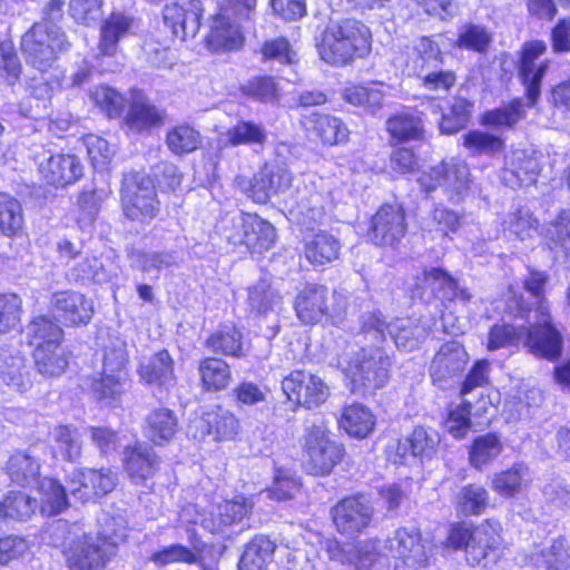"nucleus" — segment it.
<instances>
[{
  "instance_id": "17",
  "label": "nucleus",
  "mask_w": 570,
  "mask_h": 570,
  "mask_svg": "<svg viewBox=\"0 0 570 570\" xmlns=\"http://www.w3.org/2000/svg\"><path fill=\"white\" fill-rule=\"evenodd\" d=\"M404 208L399 204H385L372 218L371 238L376 245L394 246L406 233Z\"/></svg>"
},
{
  "instance_id": "56",
  "label": "nucleus",
  "mask_w": 570,
  "mask_h": 570,
  "mask_svg": "<svg viewBox=\"0 0 570 570\" xmlns=\"http://www.w3.org/2000/svg\"><path fill=\"white\" fill-rule=\"evenodd\" d=\"M226 138L227 144L232 146L264 145L267 140V134L265 127L261 124L239 120L236 125L228 128Z\"/></svg>"
},
{
  "instance_id": "10",
  "label": "nucleus",
  "mask_w": 570,
  "mask_h": 570,
  "mask_svg": "<svg viewBox=\"0 0 570 570\" xmlns=\"http://www.w3.org/2000/svg\"><path fill=\"white\" fill-rule=\"evenodd\" d=\"M523 347L537 358L556 362L563 352V336L552 324L549 306L539 304L532 325L525 326Z\"/></svg>"
},
{
  "instance_id": "40",
  "label": "nucleus",
  "mask_w": 570,
  "mask_h": 570,
  "mask_svg": "<svg viewBox=\"0 0 570 570\" xmlns=\"http://www.w3.org/2000/svg\"><path fill=\"white\" fill-rule=\"evenodd\" d=\"M386 130L397 142L419 140L423 138L424 126L417 112L405 111L386 120Z\"/></svg>"
},
{
  "instance_id": "22",
  "label": "nucleus",
  "mask_w": 570,
  "mask_h": 570,
  "mask_svg": "<svg viewBox=\"0 0 570 570\" xmlns=\"http://www.w3.org/2000/svg\"><path fill=\"white\" fill-rule=\"evenodd\" d=\"M0 384L23 394L32 386L26 358L17 351L0 345Z\"/></svg>"
},
{
  "instance_id": "57",
  "label": "nucleus",
  "mask_w": 570,
  "mask_h": 570,
  "mask_svg": "<svg viewBox=\"0 0 570 570\" xmlns=\"http://www.w3.org/2000/svg\"><path fill=\"white\" fill-rule=\"evenodd\" d=\"M384 97V92L374 87L352 86L343 92L346 102L362 107L371 115H375L382 108Z\"/></svg>"
},
{
  "instance_id": "60",
  "label": "nucleus",
  "mask_w": 570,
  "mask_h": 570,
  "mask_svg": "<svg viewBox=\"0 0 570 570\" xmlns=\"http://www.w3.org/2000/svg\"><path fill=\"white\" fill-rule=\"evenodd\" d=\"M131 266L144 273H153L168 268L175 264V258L167 252L146 253L138 249H131L128 254Z\"/></svg>"
},
{
  "instance_id": "9",
  "label": "nucleus",
  "mask_w": 570,
  "mask_h": 570,
  "mask_svg": "<svg viewBox=\"0 0 570 570\" xmlns=\"http://www.w3.org/2000/svg\"><path fill=\"white\" fill-rule=\"evenodd\" d=\"M344 449L332 440L323 425L306 426L303 443V464L313 475L330 474L333 468L341 462Z\"/></svg>"
},
{
  "instance_id": "51",
  "label": "nucleus",
  "mask_w": 570,
  "mask_h": 570,
  "mask_svg": "<svg viewBox=\"0 0 570 570\" xmlns=\"http://www.w3.org/2000/svg\"><path fill=\"white\" fill-rule=\"evenodd\" d=\"M503 445L500 438L493 433H487L474 439L469 459L471 465L478 470H482L491 461L495 460L502 452Z\"/></svg>"
},
{
  "instance_id": "48",
  "label": "nucleus",
  "mask_w": 570,
  "mask_h": 570,
  "mask_svg": "<svg viewBox=\"0 0 570 570\" xmlns=\"http://www.w3.org/2000/svg\"><path fill=\"white\" fill-rule=\"evenodd\" d=\"M62 328L48 315H39L30 321L26 327V335L30 345L36 347L49 344H60Z\"/></svg>"
},
{
  "instance_id": "27",
  "label": "nucleus",
  "mask_w": 570,
  "mask_h": 570,
  "mask_svg": "<svg viewBox=\"0 0 570 570\" xmlns=\"http://www.w3.org/2000/svg\"><path fill=\"white\" fill-rule=\"evenodd\" d=\"M174 360L167 350H160L138 366V375L142 382L158 387H170L176 383Z\"/></svg>"
},
{
  "instance_id": "54",
  "label": "nucleus",
  "mask_w": 570,
  "mask_h": 570,
  "mask_svg": "<svg viewBox=\"0 0 570 570\" xmlns=\"http://www.w3.org/2000/svg\"><path fill=\"white\" fill-rule=\"evenodd\" d=\"M492 41V33L487 27L466 23L460 28L455 46L460 49L485 53Z\"/></svg>"
},
{
  "instance_id": "2",
  "label": "nucleus",
  "mask_w": 570,
  "mask_h": 570,
  "mask_svg": "<svg viewBox=\"0 0 570 570\" xmlns=\"http://www.w3.org/2000/svg\"><path fill=\"white\" fill-rule=\"evenodd\" d=\"M317 49L325 62L334 66L346 65L355 57H363L370 52V29L355 19L332 22L323 31Z\"/></svg>"
},
{
  "instance_id": "14",
  "label": "nucleus",
  "mask_w": 570,
  "mask_h": 570,
  "mask_svg": "<svg viewBox=\"0 0 570 570\" xmlns=\"http://www.w3.org/2000/svg\"><path fill=\"white\" fill-rule=\"evenodd\" d=\"M282 390L289 401L306 409L320 406L330 396V387L323 379L302 370L284 377Z\"/></svg>"
},
{
  "instance_id": "39",
  "label": "nucleus",
  "mask_w": 570,
  "mask_h": 570,
  "mask_svg": "<svg viewBox=\"0 0 570 570\" xmlns=\"http://www.w3.org/2000/svg\"><path fill=\"white\" fill-rule=\"evenodd\" d=\"M92 534L111 558L117 554L119 546L127 537L122 519L109 513H102L98 518V529Z\"/></svg>"
},
{
  "instance_id": "53",
  "label": "nucleus",
  "mask_w": 570,
  "mask_h": 570,
  "mask_svg": "<svg viewBox=\"0 0 570 570\" xmlns=\"http://www.w3.org/2000/svg\"><path fill=\"white\" fill-rule=\"evenodd\" d=\"M463 146L472 156H489L493 157L504 149V140L493 134L470 130L463 136Z\"/></svg>"
},
{
  "instance_id": "35",
  "label": "nucleus",
  "mask_w": 570,
  "mask_h": 570,
  "mask_svg": "<svg viewBox=\"0 0 570 570\" xmlns=\"http://www.w3.org/2000/svg\"><path fill=\"white\" fill-rule=\"evenodd\" d=\"M532 481L531 471L524 463H514L510 469L495 473L491 487L501 497L513 498L524 491Z\"/></svg>"
},
{
  "instance_id": "12",
  "label": "nucleus",
  "mask_w": 570,
  "mask_h": 570,
  "mask_svg": "<svg viewBox=\"0 0 570 570\" xmlns=\"http://www.w3.org/2000/svg\"><path fill=\"white\" fill-rule=\"evenodd\" d=\"M331 515L337 532L354 539L371 525L374 508L366 497L352 495L338 501L331 509Z\"/></svg>"
},
{
  "instance_id": "63",
  "label": "nucleus",
  "mask_w": 570,
  "mask_h": 570,
  "mask_svg": "<svg viewBox=\"0 0 570 570\" xmlns=\"http://www.w3.org/2000/svg\"><path fill=\"white\" fill-rule=\"evenodd\" d=\"M158 121L159 114L155 106L148 104L142 97H136L126 117V122L129 128L140 131Z\"/></svg>"
},
{
  "instance_id": "50",
  "label": "nucleus",
  "mask_w": 570,
  "mask_h": 570,
  "mask_svg": "<svg viewBox=\"0 0 570 570\" xmlns=\"http://www.w3.org/2000/svg\"><path fill=\"white\" fill-rule=\"evenodd\" d=\"M86 490L80 494V501L86 502L92 498L104 497L111 492L117 484V474L110 469H88L83 472Z\"/></svg>"
},
{
  "instance_id": "36",
  "label": "nucleus",
  "mask_w": 570,
  "mask_h": 570,
  "mask_svg": "<svg viewBox=\"0 0 570 570\" xmlns=\"http://www.w3.org/2000/svg\"><path fill=\"white\" fill-rule=\"evenodd\" d=\"M206 42L213 51L234 50L242 46L243 36L236 23L228 17L218 14L213 19Z\"/></svg>"
},
{
  "instance_id": "21",
  "label": "nucleus",
  "mask_w": 570,
  "mask_h": 570,
  "mask_svg": "<svg viewBox=\"0 0 570 570\" xmlns=\"http://www.w3.org/2000/svg\"><path fill=\"white\" fill-rule=\"evenodd\" d=\"M468 353L458 341L444 343L432 360L430 375L435 384L456 377L468 363Z\"/></svg>"
},
{
  "instance_id": "46",
  "label": "nucleus",
  "mask_w": 570,
  "mask_h": 570,
  "mask_svg": "<svg viewBox=\"0 0 570 570\" xmlns=\"http://www.w3.org/2000/svg\"><path fill=\"white\" fill-rule=\"evenodd\" d=\"M490 495L485 488L470 483L460 488L455 495V509L462 515H480L489 505Z\"/></svg>"
},
{
  "instance_id": "15",
  "label": "nucleus",
  "mask_w": 570,
  "mask_h": 570,
  "mask_svg": "<svg viewBox=\"0 0 570 570\" xmlns=\"http://www.w3.org/2000/svg\"><path fill=\"white\" fill-rule=\"evenodd\" d=\"M203 11L199 0H174L164 7V24L173 38L180 41L193 39L199 31Z\"/></svg>"
},
{
  "instance_id": "6",
  "label": "nucleus",
  "mask_w": 570,
  "mask_h": 570,
  "mask_svg": "<svg viewBox=\"0 0 570 570\" xmlns=\"http://www.w3.org/2000/svg\"><path fill=\"white\" fill-rule=\"evenodd\" d=\"M69 46L65 32L55 23L35 22L21 39V50L27 62L40 72H47L57 55L66 51Z\"/></svg>"
},
{
  "instance_id": "31",
  "label": "nucleus",
  "mask_w": 570,
  "mask_h": 570,
  "mask_svg": "<svg viewBox=\"0 0 570 570\" xmlns=\"http://www.w3.org/2000/svg\"><path fill=\"white\" fill-rule=\"evenodd\" d=\"M4 470L10 481L19 487H39L41 482L39 460L28 452L18 451L11 454Z\"/></svg>"
},
{
  "instance_id": "1",
  "label": "nucleus",
  "mask_w": 570,
  "mask_h": 570,
  "mask_svg": "<svg viewBox=\"0 0 570 570\" xmlns=\"http://www.w3.org/2000/svg\"><path fill=\"white\" fill-rule=\"evenodd\" d=\"M547 45L542 40H533L523 43L520 58L517 65L518 77L524 87L528 102L522 98H515L507 105L488 110L483 114L481 122L495 129H511L520 120L525 118V107L532 108L541 96V83L546 76L550 60L544 59L538 62L541 56L547 52Z\"/></svg>"
},
{
  "instance_id": "20",
  "label": "nucleus",
  "mask_w": 570,
  "mask_h": 570,
  "mask_svg": "<svg viewBox=\"0 0 570 570\" xmlns=\"http://www.w3.org/2000/svg\"><path fill=\"white\" fill-rule=\"evenodd\" d=\"M134 26L135 19L130 14L121 11L111 12L100 24L97 57H115L121 41L132 33Z\"/></svg>"
},
{
  "instance_id": "4",
  "label": "nucleus",
  "mask_w": 570,
  "mask_h": 570,
  "mask_svg": "<svg viewBox=\"0 0 570 570\" xmlns=\"http://www.w3.org/2000/svg\"><path fill=\"white\" fill-rule=\"evenodd\" d=\"M391 365L387 352L379 344L362 347L346 367L351 392L361 396L374 394L387 383Z\"/></svg>"
},
{
  "instance_id": "64",
  "label": "nucleus",
  "mask_w": 570,
  "mask_h": 570,
  "mask_svg": "<svg viewBox=\"0 0 570 570\" xmlns=\"http://www.w3.org/2000/svg\"><path fill=\"white\" fill-rule=\"evenodd\" d=\"M546 236L550 243L570 256V207L561 209L549 223Z\"/></svg>"
},
{
  "instance_id": "55",
  "label": "nucleus",
  "mask_w": 570,
  "mask_h": 570,
  "mask_svg": "<svg viewBox=\"0 0 570 570\" xmlns=\"http://www.w3.org/2000/svg\"><path fill=\"white\" fill-rule=\"evenodd\" d=\"M21 204L12 196L0 193V230L8 237L16 236L23 227Z\"/></svg>"
},
{
  "instance_id": "18",
  "label": "nucleus",
  "mask_w": 570,
  "mask_h": 570,
  "mask_svg": "<svg viewBox=\"0 0 570 570\" xmlns=\"http://www.w3.org/2000/svg\"><path fill=\"white\" fill-rule=\"evenodd\" d=\"M332 202L330 188L324 181L320 184H304L295 191L294 206L292 212L302 216L305 225L315 224L325 216V208Z\"/></svg>"
},
{
  "instance_id": "30",
  "label": "nucleus",
  "mask_w": 570,
  "mask_h": 570,
  "mask_svg": "<svg viewBox=\"0 0 570 570\" xmlns=\"http://www.w3.org/2000/svg\"><path fill=\"white\" fill-rule=\"evenodd\" d=\"M340 250L338 238L326 230L312 233L305 238L304 255L313 265L320 266L335 261Z\"/></svg>"
},
{
  "instance_id": "37",
  "label": "nucleus",
  "mask_w": 570,
  "mask_h": 570,
  "mask_svg": "<svg viewBox=\"0 0 570 570\" xmlns=\"http://www.w3.org/2000/svg\"><path fill=\"white\" fill-rule=\"evenodd\" d=\"M423 281L441 299L468 302L471 298L468 289L460 288L455 278L443 268H425Z\"/></svg>"
},
{
  "instance_id": "47",
  "label": "nucleus",
  "mask_w": 570,
  "mask_h": 570,
  "mask_svg": "<svg viewBox=\"0 0 570 570\" xmlns=\"http://www.w3.org/2000/svg\"><path fill=\"white\" fill-rule=\"evenodd\" d=\"M340 424L350 435L363 439L373 430L375 421L366 406L354 403L344 407Z\"/></svg>"
},
{
  "instance_id": "25",
  "label": "nucleus",
  "mask_w": 570,
  "mask_h": 570,
  "mask_svg": "<svg viewBox=\"0 0 570 570\" xmlns=\"http://www.w3.org/2000/svg\"><path fill=\"white\" fill-rule=\"evenodd\" d=\"M120 266L112 259L96 256L82 257L69 269V277L75 282L106 284L117 279Z\"/></svg>"
},
{
  "instance_id": "34",
  "label": "nucleus",
  "mask_w": 570,
  "mask_h": 570,
  "mask_svg": "<svg viewBox=\"0 0 570 570\" xmlns=\"http://www.w3.org/2000/svg\"><path fill=\"white\" fill-rule=\"evenodd\" d=\"M276 543L267 535L254 537L244 549L238 570H267L274 560Z\"/></svg>"
},
{
  "instance_id": "24",
  "label": "nucleus",
  "mask_w": 570,
  "mask_h": 570,
  "mask_svg": "<svg viewBox=\"0 0 570 570\" xmlns=\"http://www.w3.org/2000/svg\"><path fill=\"white\" fill-rule=\"evenodd\" d=\"M160 458L146 445L127 448L124 452V468L131 483L144 485L151 479L160 466Z\"/></svg>"
},
{
  "instance_id": "38",
  "label": "nucleus",
  "mask_w": 570,
  "mask_h": 570,
  "mask_svg": "<svg viewBox=\"0 0 570 570\" xmlns=\"http://www.w3.org/2000/svg\"><path fill=\"white\" fill-rule=\"evenodd\" d=\"M111 194L110 186L102 174L95 176L78 197V206L85 219L92 222L98 215L102 203Z\"/></svg>"
},
{
  "instance_id": "29",
  "label": "nucleus",
  "mask_w": 570,
  "mask_h": 570,
  "mask_svg": "<svg viewBox=\"0 0 570 570\" xmlns=\"http://www.w3.org/2000/svg\"><path fill=\"white\" fill-rule=\"evenodd\" d=\"M246 302L250 313L265 317L277 312L282 296L273 287L271 276L264 275L248 286Z\"/></svg>"
},
{
  "instance_id": "28",
  "label": "nucleus",
  "mask_w": 570,
  "mask_h": 570,
  "mask_svg": "<svg viewBox=\"0 0 570 570\" xmlns=\"http://www.w3.org/2000/svg\"><path fill=\"white\" fill-rule=\"evenodd\" d=\"M443 60L440 46L430 37H420L407 52L405 68L409 75L419 77L429 69L439 67Z\"/></svg>"
},
{
  "instance_id": "26",
  "label": "nucleus",
  "mask_w": 570,
  "mask_h": 570,
  "mask_svg": "<svg viewBox=\"0 0 570 570\" xmlns=\"http://www.w3.org/2000/svg\"><path fill=\"white\" fill-rule=\"evenodd\" d=\"M328 291L325 286L306 285L296 296L295 311L298 318L306 324L327 320Z\"/></svg>"
},
{
  "instance_id": "58",
  "label": "nucleus",
  "mask_w": 570,
  "mask_h": 570,
  "mask_svg": "<svg viewBox=\"0 0 570 570\" xmlns=\"http://www.w3.org/2000/svg\"><path fill=\"white\" fill-rule=\"evenodd\" d=\"M23 313L22 298L16 293H0V335L20 326Z\"/></svg>"
},
{
  "instance_id": "41",
  "label": "nucleus",
  "mask_w": 570,
  "mask_h": 570,
  "mask_svg": "<svg viewBox=\"0 0 570 570\" xmlns=\"http://www.w3.org/2000/svg\"><path fill=\"white\" fill-rule=\"evenodd\" d=\"M205 346L213 353L240 358L245 356L243 335L234 326H223L213 332L205 341Z\"/></svg>"
},
{
  "instance_id": "5",
  "label": "nucleus",
  "mask_w": 570,
  "mask_h": 570,
  "mask_svg": "<svg viewBox=\"0 0 570 570\" xmlns=\"http://www.w3.org/2000/svg\"><path fill=\"white\" fill-rule=\"evenodd\" d=\"M399 348L412 351L428 335V328L417 318H397L389 325L380 312L365 313L361 316L360 335L365 342L380 344L385 341V331Z\"/></svg>"
},
{
  "instance_id": "33",
  "label": "nucleus",
  "mask_w": 570,
  "mask_h": 570,
  "mask_svg": "<svg viewBox=\"0 0 570 570\" xmlns=\"http://www.w3.org/2000/svg\"><path fill=\"white\" fill-rule=\"evenodd\" d=\"M306 129L314 134L324 145H338L347 141L348 129L337 117L312 114L306 119Z\"/></svg>"
},
{
  "instance_id": "11",
  "label": "nucleus",
  "mask_w": 570,
  "mask_h": 570,
  "mask_svg": "<svg viewBox=\"0 0 570 570\" xmlns=\"http://www.w3.org/2000/svg\"><path fill=\"white\" fill-rule=\"evenodd\" d=\"M292 173L278 164H265L252 178L238 176V188L257 204H266L273 196L284 194L292 185Z\"/></svg>"
},
{
  "instance_id": "61",
  "label": "nucleus",
  "mask_w": 570,
  "mask_h": 570,
  "mask_svg": "<svg viewBox=\"0 0 570 570\" xmlns=\"http://www.w3.org/2000/svg\"><path fill=\"white\" fill-rule=\"evenodd\" d=\"M22 65L13 43L9 40L0 42V79L13 87L20 79Z\"/></svg>"
},
{
  "instance_id": "52",
  "label": "nucleus",
  "mask_w": 570,
  "mask_h": 570,
  "mask_svg": "<svg viewBox=\"0 0 570 570\" xmlns=\"http://www.w3.org/2000/svg\"><path fill=\"white\" fill-rule=\"evenodd\" d=\"M166 144L173 154L183 156L199 148L202 145V135L189 125H178L168 130Z\"/></svg>"
},
{
  "instance_id": "44",
  "label": "nucleus",
  "mask_w": 570,
  "mask_h": 570,
  "mask_svg": "<svg viewBox=\"0 0 570 570\" xmlns=\"http://www.w3.org/2000/svg\"><path fill=\"white\" fill-rule=\"evenodd\" d=\"M198 372L206 391L225 390L232 380L229 365L218 357H205L199 362Z\"/></svg>"
},
{
  "instance_id": "16",
  "label": "nucleus",
  "mask_w": 570,
  "mask_h": 570,
  "mask_svg": "<svg viewBox=\"0 0 570 570\" xmlns=\"http://www.w3.org/2000/svg\"><path fill=\"white\" fill-rule=\"evenodd\" d=\"M36 159L42 179L57 188L75 184L83 176V165L75 155L43 151Z\"/></svg>"
},
{
  "instance_id": "7",
  "label": "nucleus",
  "mask_w": 570,
  "mask_h": 570,
  "mask_svg": "<svg viewBox=\"0 0 570 570\" xmlns=\"http://www.w3.org/2000/svg\"><path fill=\"white\" fill-rule=\"evenodd\" d=\"M448 546L463 550L469 564L475 566L483 560L494 562L500 556L501 537L490 522L470 529L464 524H454L448 537Z\"/></svg>"
},
{
  "instance_id": "8",
  "label": "nucleus",
  "mask_w": 570,
  "mask_h": 570,
  "mask_svg": "<svg viewBox=\"0 0 570 570\" xmlns=\"http://www.w3.org/2000/svg\"><path fill=\"white\" fill-rule=\"evenodd\" d=\"M121 204L124 215L130 220L144 223L154 219L160 208L151 178L136 171L125 174Z\"/></svg>"
},
{
  "instance_id": "3",
  "label": "nucleus",
  "mask_w": 570,
  "mask_h": 570,
  "mask_svg": "<svg viewBox=\"0 0 570 570\" xmlns=\"http://www.w3.org/2000/svg\"><path fill=\"white\" fill-rule=\"evenodd\" d=\"M55 534L62 538L61 551L69 570H102L112 559L78 522L59 521Z\"/></svg>"
},
{
  "instance_id": "49",
  "label": "nucleus",
  "mask_w": 570,
  "mask_h": 570,
  "mask_svg": "<svg viewBox=\"0 0 570 570\" xmlns=\"http://www.w3.org/2000/svg\"><path fill=\"white\" fill-rule=\"evenodd\" d=\"M247 224L245 246L258 253L269 249L276 239L274 226L256 214H250Z\"/></svg>"
},
{
  "instance_id": "32",
  "label": "nucleus",
  "mask_w": 570,
  "mask_h": 570,
  "mask_svg": "<svg viewBox=\"0 0 570 570\" xmlns=\"http://www.w3.org/2000/svg\"><path fill=\"white\" fill-rule=\"evenodd\" d=\"M177 431L178 419L167 407L155 409L145 419V436L156 445L169 442Z\"/></svg>"
},
{
  "instance_id": "23",
  "label": "nucleus",
  "mask_w": 570,
  "mask_h": 570,
  "mask_svg": "<svg viewBox=\"0 0 570 570\" xmlns=\"http://www.w3.org/2000/svg\"><path fill=\"white\" fill-rule=\"evenodd\" d=\"M51 305L66 325H85L94 315L92 301L75 291L53 294Z\"/></svg>"
},
{
  "instance_id": "13",
  "label": "nucleus",
  "mask_w": 570,
  "mask_h": 570,
  "mask_svg": "<svg viewBox=\"0 0 570 570\" xmlns=\"http://www.w3.org/2000/svg\"><path fill=\"white\" fill-rule=\"evenodd\" d=\"M385 548L394 558L402 560L394 570H419L429 562L430 546L422 541L416 528H399L387 538Z\"/></svg>"
},
{
  "instance_id": "19",
  "label": "nucleus",
  "mask_w": 570,
  "mask_h": 570,
  "mask_svg": "<svg viewBox=\"0 0 570 570\" xmlns=\"http://www.w3.org/2000/svg\"><path fill=\"white\" fill-rule=\"evenodd\" d=\"M540 170V161L534 151L514 149L504 157L501 180L512 189L529 186L535 183Z\"/></svg>"
},
{
  "instance_id": "59",
  "label": "nucleus",
  "mask_w": 570,
  "mask_h": 570,
  "mask_svg": "<svg viewBox=\"0 0 570 570\" xmlns=\"http://www.w3.org/2000/svg\"><path fill=\"white\" fill-rule=\"evenodd\" d=\"M409 438L413 458H420L423 461L430 460L436 454L440 435L435 430L416 426Z\"/></svg>"
},
{
  "instance_id": "43",
  "label": "nucleus",
  "mask_w": 570,
  "mask_h": 570,
  "mask_svg": "<svg viewBox=\"0 0 570 570\" xmlns=\"http://www.w3.org/2000/svg\"><path fill=\"white\" fill-rule=\"evenodd\" d=\"M32 356L38 373L45 377L59 376L68 366L67 357L60 344L38 346L35 348Z\"/></svg>"
},
{
  "instance_id": "45",
  "label": "nucleus",
  "mask_w": 570,
  "mask_h": 570,
  "mask_svg": "<svg viewBox=\"0 0 570 570\" xmlns=\"http://www.w3.org/2000/svg\"><path fill=\"white\" fill-rule=\"evenodd\" d=\"M38 509L37 499L23 491H8L0 501V518L26 521Z\"/></svg>"
},
{
  "instance_id": "42",
  "label": "nucleus",
  "mask_w": 570,
  "mask_h": 570,
  "mask_svg": "<svg viewBox=\"0 0 570 570\" xmlns=\"http://www.w3.org/2000/svg\"><path fill=\"white\" fill-rule=\"evenodd\" d=\"M52 451L55 456L75 462L81 455L82 442L77 428L70 425H57L51 432Z\"/></svg>"
},
{
  "instance_id": "62",
  "label": "nucleus",
  "mask_w": 570,
  "mask_h": 570,
  "mask_svg": "<svg viewBox=\"0 0 570 570\" xmlns=\"http://www.w3.org/2000/svg\"><path fill=\"white\" fill-rule=\"evenodd\" d=\"M525 326L495 324L489 333L488 350L523 345Z\"/></svg>"
}]
</instances>
